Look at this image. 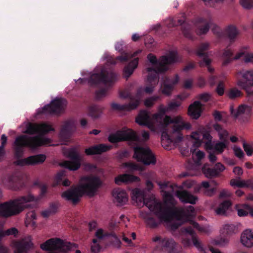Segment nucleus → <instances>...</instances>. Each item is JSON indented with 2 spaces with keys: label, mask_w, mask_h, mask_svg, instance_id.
I'll list each match as a JSON object with an SVG mask.
<instances>
[{
  "label": "nucleus",
  "mask_w": 253,
  "mask_h": 253,
  "mask_svg": "<svg viewBox=\"0 0 253 253\" xmlns=\"http://www.w3.org/2000/svg\"><path fill=\"white\" fill-rule=\"evenodd\" d=\"M226 96L231 99H236L243 95V92L237 87L229 88L226 92Z\"/></svg>",
  "instance_id": "41"
},
{
  "label": "nucleus",
  "mask_w": 253,
  "mask_h": 253,
  "mask_svg": "<svg viewBox=\"0 0 253 253\" xmlns=\"http://www.w3.org/2000/svg\"><path fill=\"white\" fill-rule=\"evenodd\" d=\"M44 155L39 154L31 156L25 159H19L15 162L17 165H35L42 163L45 160Z\"/></svg>",
  "instance_id": "22"
},
{
  "label": "nucleus",
  "mask_w": 253,
  "mask_h": 253,
  "mask_svg": "<svg viewBox=\"0 0 253 253\" xmlns=\"http://www.w3.org/2000/svg\"><path fill=\"white\" fill-rule=\"evenodd\" d=\"M0 140L1 144L0 146V160L2 158L4 153V147L7 141V137L5 135L2 134L1 135Z\"/></svg>",
  "instance_id": "54"
},
{
  "label": "nucleus",
  "mask_w": 253,
  "mask_h": 253,
  "mask_svg": "<svg viewBox=\"0 0 253 253\" xmlns=\"http://www.w3.org/2000/svg\"><path fill=\"white\" fill-rule=\"evenodd\" d=\"M42 250L49 251L48 253H65L66 252L76 248L75 245L64 242L58 238H52L41 245Z\"/></svg>",
  "instance_id": "11"
},
{
  "label": "nucleus",
  "mask_w": 253,
  "mask_h": 253,
  "mask_svg": "<svg viewBox=\"0 0 253 253\" xmlns=\"http://www.w3.org/2000/svg\"><path fill=\"white\" fill-rule=\"evenodd\" d=\"M211 22L203 18H199L195 23L197 29L196 32L197 35H201L206 34L210 29Z\"/></svg>",
  "instance_id": "28"
},
{
  "label": "nucleus",
  "mask_w": 253,
  "mask_h": 253,
  "mask_svg": "<svg viewBox=\"0 0 253 253\" xmlns=\"http://www.w3.org/2000/svg\"><path fill=\"white\" fill-rule=\"evenodd\" d=\"M193 84V80L191 79H188L184 80L183 82V86L186 89H190L192 87Z\"/></svg>",
  "instance_id": "62"
},
{
  "label": "nucleus",
  "mask_w": 253,
  "mask_h": 253,
  "mask_svg": "<svg viewBox=\"0 0 253 253\" xmlns=\"http://www.w3.org/2000/svg\"><path fill=\"white\" fill-rule=\"evenodd\" d=\"M67 105V101L62 98H56L50 104L44 106L37 111V115L58 114L62 113Z\"/></svg>",
  "instance_id": "13"
},
{
  "label": "nucleus",
  "mask_w": 253,
  "mask_h": 253,
  "mask_svg": "<svg viewBox=\"0 0 253 253\" xmlns=\"http://www.w3.org/2000/svg\"><path fill=\"white\" fill-rule=\"evenodd\" d=\"M191 136L194 140L193 141L194 145L196 147L199 146L202 141V131L198 130L193 132Z\"/></svg>",
  "instance_id": "47"
},
{
  "label": "nucleus",
  "mask_w": 253,
  "mask_h": 253,
  "mask_svg": "<svg viewBox=\"0 0 253 253\" xmlns=\"http://www.w3.org/2000/svg\"><path fill=\"white\" fill-rule=\"evenodd\" d=\"M236 84L244 90L253 87V70H242L236 73Z\"/></svg>",
  "instance_id": "17"
},
{
  "label": "nucleus",
  "mask_w": 253,
  "mask_h": 253,
  "mask_svg": "<svg viewBox=\"0 0 253 253\" xmlns=\"http://www.w3.org/2000/svg\"><path fill=\"white\" fill-rule=\"evenodd\" d=\"M181 105L179 101H172L168 104V109L169 111L175 110Z\"/></svg>",
  "instance_id": "56"
},
{
  "label": "nucleus",
  "mask_w": 253,
  "mask_h": 253,
  "mask_svg": "<svg viewBox=\"0 0 253 253\" xmlns=\"http://www.w3.org/2000/svg\"><path fill=\"white\" fill-rule=\"evenodd\" d=\"M217 185L218 183L214 180H212L210 182L203 181L200 188L202 190L205 195L211 196L215 193Z\"/></svg>",
  "instance_id": "30"
},
{
  "label": "nucleus",
  "mask_w": 253,
  "mask_h": 253,
  "mask_svg": "<svg viewBox=\"0 0 253 253\" xmlns=\"http://www.w3.org/2000/svg\"><path fill=\"white\" fill-rule=\"evenodd\" d=\"M124 165L128 168L130 171L135 170H143V167L134 163L128 162L124 164Z\"/></svg>",
  "instance_id": "51"
},
{
  "label": "nucleus",
  "mask_w": 253,
  "mask_h": 253,
  "mask_svg": "<svg viewBox=\"0 0 253 253\" xmlns=\"http://www.w3.org/2000/svg\"><path fill=\"white\" fill-rule=\"evenodd\" d=\"M231 205L229 201H225L220 204L219 207L216 209L215 212L218 215H225Z\"/></svg>",
  "instance_id": "44"
},
{
  "label": "nucleus",
  "mask_w": 253,
  "mask_h": 253,
  "mask_svg": "<svg viewBox=\"0 0 253 253\" xmlns=\"http://www.w3.org/2000/svg\"><path fill=\"white\" fill-rule=\"evenodd\" d=\"M18 233V230L14 227H12L6 230H0V239L9 236L16 237Z\"/></svg>",
  "instance_id": "45"
},
{
  "label": "nucleus",
  "mask_w": 253,
  "mask_h": 253,
  "mask_svg": "<svg viewBox=\"0 0 253 253\" xmlns=\"http://www.w3.org/2000/svg\"><path fill=\"white\" fill-rule=\"evenodd\" d=\"M237 232V227L235 224L232 223L224 224L221 229L222 233L227 235H231L235 234Z\"/></svg>",
  "instance_id": "43"
},
{
  "label": "nucleus",
  "mask_w": 253,
  "mask_h": 253,
  "mask_svg": "<svg viewBox=\"0 0 253 253\" xmlns=\"http://www.w3.org/2000/svg\"><path fill=\"white\" fill-rule=\"evenodd\" d=\"M204 156L205 155L204 152L201 151L193 152L192 159L196 166H199L201 165V160L204 158Z\"/></svg>",
  "instance_id": "48"
},
{
  "label": "nucleus",
  "mask_w": 253,
  "mask_h": 253,
  "mask_svg": "<svg viewBox=\"0 0 253 253\" xmlns=\"http://www.w3.org/2000/svg\"><path fill=\"white\" fill-rule=\"evenodd\" d=\"M160 99L159 96H153L146 99L144 100V105L147 107H151L153 106L157 100Z\"/></svg>",
  "instance_id": "52"
},
{
  "label": "nucleus",
  "mask_w": 253,
  "mask_h": 253,
  "mask_svg": "<svg viewBox=\"0 0 253 253\" xmlns=\"http://www.w3.org/2000/svg\"><path fill=\"white\" fill-rule=\"evenodd\" d=\"M224 169L225 167L220 163H217L213 168H209L208 165H205L202 168L203 173L208 178L218 176Z\"/></svg>",
  "instance_id": "23"
},
{
  "label": "nucleus",
  "mask_w": 253,
  "mask_h": 253,
  "mask_svg": "<svg viewBox=\"0 0 253 253\" xmlns=\"http://www.w3.org/2000/svg\"><path fill=\"white\" fill-rule=\"evenodd\" d=\"M10 246L13 250V253H27L33 248L32 237L27 236L19 240H14L11 242ZM0 253H9V249L0 245Z\"/></svg>",
  "instance_id": "12"
},
{
  "label": "nucleus",
  "mask_w": 253,
  "mask_h": 253,
  "mask_svg": "<svg viewBox=\"0 0 253 253\" xmlns=\"http://www.w3.org/2000/svg\"><path fill=\"white\" fill-rule=\"evenodd\" d=\"M38 198L31 193L21 196L13 200L0 204V216L9 217L17 214L25 209L29 208L31 202L37 201Z\"/></svg>",
  "instance_id": "6"
},
{
  "label": "nucleus",
  "mask_w": 253,
  "mask_h": 253,
  "mask_svg": "<svg viewBox=\"0 0 253 253\" xmlns=\"http://www.w3.org/2000/svg\"><path fill=\"white\" fill-rule=\"evenodd\" d=\"M138 99L135 102L131 101L127 104L121 105L116 103H113L111 104V107L113 109L116 110H125V111H130L136 109L138 107V104L139 101V97L137 96Z\"/></svg>",
  "instance_id": "34"
},
{
  "label": "nucleus",
  "mask_w": 253,
  "mask_h": 253,
  "mask_svg": "<svg viewBox=\"0 0 253 253\" xmlns=\"http://www.w3.org/2000/svg\"><path fill=\"white\" fill-rule=\"evenodd\" d=\"M126 45L124 41L117 42L115 45V49L121 53V55L115 57L114 55L106 52L103 54L102 61L104 63H116L117 61L121 62L130 61L131 62L129 63H138L139 58L137 56L142 52V50L138 49L132 53L131 52L126 51Z\"/></svg>",
  "instance_id": "7"
},
{
  "label": "nucleus",
  "mask_w": 253,
  "mask_h": 253,
  "mask_svg": "<svg viewBox=\"0 0 253 253\" xmlns=\"http://www.w3.org/2000/svg\"><path fill=\"white\" fill-rule=\"evenodd\" d=\"M111 148V146L110 145L101 144L86 149L85 150V153L87 155L100 154L109 150Z\"/></svg>",
  "instance_id": "32"
},
{
  "label": "nucleus",
  "mask_w": 253,
  "mask_h": 253,
  "mask_svg": "<svg viewBox=\"0 0 253 253\" xmlns=\"http://www.w3.org/2000/svg\"><path fill=\"white\" fill-rule=\"evenodd\" d=\"M119 79L118 74L114 72L113 70L108 66H101L96 69L91 75L88 80L90 84H97L102 83L111 86Z\"/></svg>",
  "instance_id": "8"
},
{
  "label": "nucleus",
  "mask_w": 253,
  "mask_h": 253,
  "mask_svg": "<svg viewBox=\"0 0 253 253\" xmlns=\"http://www.w3.org/2000/svg\"><path fill=\"white\" fill-rule=\"evenodd\" d=\"M158 184L161 189L163 203L157 199L154 195L145 199L144 191L139 188L132 190V201L138 207L145 205L161 221L169 223L172 230L176 229L181 225L182 221H190L191 226L181 229V243L184 247H187L191 246L192 240L196 248L200 251L203 250L200 242L194 235L193 228L204 233H208V228L205 226H201L197 222L190 220L195 215L193 206L176 207L173 196H176L182 202L191 204L196 203L197 197L186 190H179L175 184L161 182H158Z\"/></svg>",
  "instance_id": "1"
},
{
  "label": "nucleus",
  "mask_w": 253,
  "mask_h": 253,
  "mask_svg": "<svg viewBox=\"0 0 253 253\" xmlns=\"http://www.w3.org/2000/svg\"><path fill=\"white\" fill-rule=\"evenodd\" d=\"M75 130V127L71 122H67L63 125L60 133V138L64 141V143L69 141L72 133Z\"/></svg>",
  "instance_id": "25"
},
{
  "label": "nucleus",
  "mask_w": 253,
  "mask_h": 253,
  "mask_svg": "<svg viewBox=\"0 0 253 253\" xmlns=\"http://www.w3.org/2000/svg\"><path fill=\"white\" fill-rule=\"evenodd\" d=\"M169 64H151V66L147 68V83L148 85L145 88V91L148 93H152L154 87L158 84L159 74L168 71Z\"/></svg>",
  "instance_id": "9"
},
{
  "label": "nucleus",
  "mask_w": 253,
  "mask_h": 253,
  "mask_svg": "<svg viewBox=\"0 0 253 253\" xmlns=\"http://www.w3.org/2000/svg\"><path fill=\"white\" fill-rule=\"evenodd\" d=\"M140 181V179L138 176L127 173L120 174L115 178V182L117 185L122 183L130 184Z\"/></svg>",
  "instance_id": "27"
},
{
  "label": "nucleus",
  "mask_w": 253,
  "mask_h": 253,
  "mask_svg": "<svg viewBox=\"0 0 253 253\" xmlns=\"http://www.w3.org/2000/svg\"><path fill=\"white\" fill-rule=\"evenodd\" d=\"M107 89L102 88L98 90L96 92V97L97 99L101 98L107 94Z\"/></svg>",
  "instance_id": "61"
},
{
  "label": "nucleus",
  "mask_w": 253,
  "mask_h": 253,
  "mask_svg": "<svg viewBox=\"0 0 253 253\" xmlns=\"http://www.w3.org/2000/svg\"><path fill=\"white\" fill-rule=\"evenodd\" d=\"M102 181L98 176L93 175L82 177L78 186L72 187L62 193V197L66 200L77 203L84 194L94 196L101 186Z\"/></svg>",
  "instance_id": "5"
},
{
  "label": "nucleus",
  "mask_w": 253,
  "mask_h": 253,
  "mask_svg": "<svg viewBox=\"0 0 253 253\" xmlns=\"http://www.w3.org/2000/svg\"><path fill=\"white\" fill-rule=\"evenodd\" d=\"M209 43L204 42L201 43L196 49V53L197 56L203 59V63H211V61L209 58L207 51L209 49Z\"/></svg>",
  "instance_id": "31"
},
{
  "label": "nucleus",
  "mask_w": 253,
  "mask_h": 253,
  "mask_svg": "<svg viewBox=\"0 0 253 253\" xmlns=\"http://www.w3.org/2000/svg\"><path fill=\"white\" fill-rule=\"evenodd\" d=\"M212 31L219 39L227 38L229 40L230 43L219 53L220 57L224 62L223 63H230L242 57H244V60L246 63H253V53L248 52L249 46L242 47L236 55H234L233 50L229 48L231 44L235 42L239 34L238 30L235 26L230 25L224 30L217 26H214Z\"/></svg>",
  "instance_id": "4"
},
{
  "label": "nucleus",
  "mask_w": 253,
  "mask_h": 253,
  "mask_svg": "<svg viewBox=\"0 0 253 253\" xmlns=\"http://www.w3.org/2000/svg\"><path fill=\"white\" fill-rule=\"evenodd\" d=\"M134 158L146 165L154 164L156 158L147 146H136L134 148Z\"/></svg>",
  "instance_id": "16"
},
{
  "label": "nucleus",
  "mask_w": 253,
  "mask_h": 253,
  "mask_svg": "<svg viewBox=\"0 0 253 253\" xmlns=\"http://www.w3.org/2000/svg\"><path fill=\"white\" fill-rule=\"evenodd\" d=\"M158 110V112L152 116L145 110L140 111L136 118V122L140 126H146L152 131H155L158 127H163L165 130L162 133V145L168 149L171 143H177L182 139V130H189L191 126L180 116L172 118L169 116L164 117L165 114L169 111L168 106L161 105Z\"/></svg>",
  "instance_id": "2"
},
{
  "label": "nucleus",
  "mask_w": 253,
  "mask_h": 253,
  "mask_svg": "<svg viewBox=\"0 0 253 253\" xmlns=\"http://www.w3.org/2000/svg\"><path fill=\"white\" fill-rule=\"evenodd\" d=\"M243 147L248 156H251L253 154V143L249 144L244 143Z\"/></svg>",
  "instance_id": "55"
},
{
  "label": "nucleus",
  "mask_w": 253,
  "mask_h": 253,
  "mask_svg": "<svg viewBox=\"0 0 253 253\" xmlns=\"http://www.w3.org/2000/svg\"><path fill=\"white\" fill-rule=\"evenodd\" d=\"M152 241L155 244L152 253H176V243L172 238L156 235Z\"/></svg>",
  "instance_id": "10"
},
{
  "label": "nucleus",
  "mask_w": 253,
  "mask_h": 253,
  "mask_svg": "<svg viewBox=\"0 0 253 253\" xmlns=\"http://www.w3.org/2000/svg\"><path fill=\"white\" fill-rule=\"evenodd\" d=\"M230 184L232 186H237L238 187H248V180H241L240 179H233L230 181Z\"/></svg>",
  "instance_id": "50"
},
{
  "label": "nucleus",
  "mask_w": 253,
  "mask_h": 253,
  "mask_svg": "<svg viewBox=\"0 0 253 253\" xmlns=\"http://www.w3.org/2000/svg\"><path fill=\"white\" fill-rule=\"evenodd\" d=\"M240 3L246 9H250L253 7V0H241Z\"/></svg>",
  "instance_id": "57"
},
{
  "label": "nucleus",
  "mask_w": 253,
  "mask_h": 253,
  "mask_svg": "<svg viewBox=\"0 0 253 253\" xmlns=\"http://www.w3.org/2000/svg\"><path fill=\"white\" fill-rule=\"evenodd\" d=\"M230 111L233 116L238 118L240 116H248L252 112V108L250 106L246 104L240 105L237 111L234 110L232 107L230 108Z\"/></svg>",
  "instance_id": "35"
},
{
  "label": "nucleus",
  "mask_w": 253,
  "mask_h": 253,
  "mask_svg": "<svg viewBox=\"0 0 253 253\" xmlns=\"http://www.w3.org/2000/svg\"><path fill=\"white\" fill-rule=\"evenodd\" d=\"M201 112L202 104L198 101H195L189 106L188 114L192 119H197L200 116Z\"/></svg>",
  "instance_id": "33"
},
{
  "label": "nucleus",
  "mask_w": 253,
  "mask_h": 253,
  "mask_svg": "<svg viewBox=\"0 0 253 253\" xmlns=\"http://www.w3.org/2000/svg\"><path fill=\"white\" fill-rule=\"evenodd\" d=\"M115 203L118 206H122L128 202V196L126 191L121 188L115 189L112 193Z\"/></svg>",
  "instance_id": "24"
},
{
  "label": "nucleus",
  "mask_w": 253,
  "mask_h": 253,
  "mask_svg": "<svg viewBox=\"0 0 253 253\" xmlns=\"http://www.w3.org/2000/svg\"><path fill=\"white\" fill-rule=\"evenodd\" d=\"M228 242L229 240L228 239L225 238H221L220 239H216L215 241V243L216 245L220 247H224L228 244Z\"/></svg>",
  "instance_id": "58"
},
{
  "label": "nucleus",
  "mask_w": 253,
  "mask_h": 253,
  "mask_svg": "<svg viewBox=\"0 0 253 253\" xmlns=\"http://www.w3.org/2000/svg\"><path fill=\"white\" fill-rule=\"evenodd\" d=\"M36 214L35 211H29L26 215L25 224L27 227H31L33 229L36 228V223L35 220L36 219Z\"/></svg>",
  "instance_id": "39"
},
{
  "label": "nucleus",
  "mask_w": 253,
  "mask_h": 253,
  "mask_svg": "<svg viewBox=\"0 0 253 253\" xmlns=\"http://www.w3.org/2000/svg\"><path fill=\"white\" fill-rule=\"evenodd\" d=\"M241 242L244 246L248 248L253 247V229H247L241 234Z\"/></svg>",
  "instance_id": "29"
},
{
  "label": "nucleus",
  "mask_w": 253,
  "mask_h": 253,
  "mask_svg": "<svg viewBox=\"0 0 253 253\" xmlns=\"http://www.w3.org/2000/svg\"><path fill=\"white\" fill-rule=\"evenodd\" d=\"M108 235V234L105 233L101 229H98L96 231V238L93 239L92 243L91 245V250L92 253H97L100 251L101 247L100 244L101 240L103 239Z\"/></svg>",
  "instance_id": "26"
},
{
  "label": "nucleus",
  "mask_w": 253,
  "mask_h": 253,
  "mask_svg": "<svg viewBox=\"0 0 253 253\" xmlns=\"http://www.w3.org/2000/svg\"><path fill=\"white\" fill-rule=\"evenodd\" d=\"M130 235H131L132 239L135 240L136 239V234L134 232H132L131 234L127 231L124 232L122 234V237L123 240L130 246H133V244L131 242V240L128 239Z\"/></svg>",
  "instance_id": "49"
},
{
  "label": "nucleus",
  "mask_w": 253,
  "mask_h": 253,
  "mask_svg": "<svg viewBox=\"0 0 253 253\" xmlns=\"http://www.w3.org/2000/svg\"><path fill=\"white\" fill-rule=\"evenodd\" d=\"M179 78L177 75H175L173 78L169 79L165 78L161 85V90L162 92L167 95H169L176 84H177Z\"/></svg>",
  "instance_id": "21"
},
{
  "label": "nucleus",
  "mask_w": 253,
  "mask_h": 253,
  "mask_svg": "<svg viewBox=\"0 0 253 253\" xmlns=\"http://www.w3.org/2000/svg\"><path fill=\"white\" fill-rule=\"evenodd\" d=\"M198 98L204 102H207L211 98V95L208 93L199 94Z\"/></svg>",
  "instance_id": "64"
},
{
  "label": "nucleus",
  "mask_w": 253,
  "mask_h": 253,
  "mask_svg": "<svg viewBox=\"0 0 253 253\" xmlns=\"http://www.w3.org/2000/svg\"><path fill=\"white\" fill-rule=\"evenodd\" d=\"M147 58L150 63H175L178 61V54L175 51H170L166 55L161 56L159 60L152 53H149Z\"/></svg>",
  "instance_id": "20"
},
{
  "label": "nucleus",
  "mask_w": 253,
  "mask_h": 253,
  "mask_svg": "<svg viewBox=\"0 0 253 253\" xmlns=\"http://www.w3.org/2000/svg\"><path fill=\"white\" fill-rule=\"evenodd\" d=\"M84 169L87 171H95L97 170L99 171L100 172L102 173L103 171L101 169H98L96 167L90 164H86L84 165Z\"/></svg>",
  "instance_id": "60"
},
{
  "label": "nucleus",
  "mask_w": 253,
  "mask_h": 253,
  "mask_svg": "<svg viewBox=\"0 0 253 253\" xmlns=\"http://www.w3.org/2000/svg\"><path fill=\"white\" fill-rule=\"evenodd\" d=\"M108 140L112 143H115L123 140H129L135 143L139 141V137L133 130L126 127L110 135Z\"/></svg>",
  "instance_id": "15"
},
{
  "label": "nucleus",
  "mask_w": 253,
  "mask_h": 253,
  "mask_svg": "<svg viewBox=\"0 0 253 253\" xmlns=\"http://www.w3.org/2000/svg\"><path fill=\"white\" fill-rule=\"evenodd\" d=\"M52 130H54V128L47 123H28L24 132L31 134L38 133L39 135L33 137L21 135L17 137L13 145L15 156L17 158L22 157L24 147L34 149L43 145H49L51 142L50 139L42 135Z\"/></svg>",
  "instance_id": "3"
},
{
  "label": "nucleus",
  "mask_w": 253,
  "mask_h": 253,
  "mask_svg": "<svg viewBox=\"0 0 253 253\" xmlns=\"http://www.w3.org/2000/svg\"><path fill=\"white\" fill-rule=\"evenodd\" d=\"M65 171L62 170L58 172L55 178L56 185L62 184L63 186H68L71 184V182L65 177Z\"/></svg>",
  "instance_id": "42"
},
{
  "label": "nucleus",
  "mask_w": 253,
  "mask_h": 253,
  "mask_svg": "<svg viewBox=\"0 0 253 253\" xmlns=\"http://www.w3.org/2000/svg\"><path fill=\"white\" fill-rule=\"evenodd\" d=\"M165 25L169 28L181 25V30L184 36L191 40L194 39V36L191 29V26L187 23L184 19L176 20L173 18H169L165 21Z\"/></svg>",
  "instance_id": "18"
},
{
  "label": "nucleus",
  "mask_w": 253,
  "mask_h": 253,
  "mask_svg": "<svg viewBox=\"0 0 253 253\" xmlns=\"http://www.w3.org/2000/svg\"><path fill=\"white\" fill-rule=\"evenodd\" d=\"M57 209V207L55 205H52L48 210L42 211V215L44 217H47L50 216L52 213H54Z\"/></svg>",
  "instance_id": "53"
},
{
  "label": "nucleus",
  "mask_w": 253,
  "mask_h": 253,
  "mask_svg": "<svg viewBox=\"0 0 253 253\" xmlns=\"http://www.w3.org/2000/svg\"><path fill=\"white\" fill-rule=\"evenodd\" d=\"M140 216L144 218L147 224L150 227L154 228L158 225L159 221L153 217L150 216L147 213L141 211L140 213Z\"/></svg>",
  "instance_id": "40"
},
{
  "label": "nucleus",
  "mask_w": 253,
  "mask_h": 253,
  "mask_svg": "<svg viewBox=\"0 0 253 253\" xmlns=\"http://www.w3.org/2000/svg\"><path fill=\"white\" fill-rule=\"evenodd\" d=\"M224 89L225 85L223 82H219L216 88V91L218 95H222L224 93Z\"/></svg>",
  "instance_id": "59"
},
{
  "label": "nucleus",
  "mask_w": 253,
  "mask_h": 253,
  "mask_svg": "<svg viewBox=\"0 0 253 253\" xmlns=\"http://www.w3.org/2000/svg\"><path fill=\"white\" fill-rule=\"evenodd\" d=\"M137 67V64H126L123 70L124 77L126 79L128 78Z\"/></svg>",
  "instance_id": "46"
},
{
  "label": "nucleus",
  "mask_w": 253,
  "mask_h": 253,
  "mask_svg": "<svg viewBox=\"0 0 253 253\" xmlns=\"http://www.w3.org/2000/svg\"><path fill=\"white\" fill-rule=\"evenodd\" d=\"M235 155L239 158H241L244 156V152L242 149L237 146H235L233 148Z\"/></svg>",
  "instance_id": "63"
},
{
  "label": "nucleus",
  "mask_w": 253,
  "mask_h": 253,
  "mask_svg": "<svg viewBox=\"0 0 253 253\" xmlns=\"http://www.w3.org/2000/svg\"><path fill=\"white\" fill-rule=\"evenodd\" d=\"M236 209L239 216H246L250 215L253 217V207L248 204L238 205L236 206Z\"/></svg>",
  "instance_id": "37"
},
{
  "label": "nucleus",
  "mask_w": 253,
  "mask_h": 253,
  "mask_svg": "<svg viewBox=\"0 0 253 253\" xmlns=\"http://www.w3.org/2000/svg\"><path fill=\"white\" fill-rule=\"evenodd\" d=\"M102 110L103 107L101 106L98 105L91 104L87 108V115L91 118L97 119L101 116Z\"/></svg>",
  "instance_id": "38"
},
{
  "label": "nucleus",
  "mask_w": 253,
  "mask_h": 253,
  "mask_svg": "<svg viewBox=\"0 0 253 253\" xmlns=\"http://www.w3.org/2000/svg\"><path fill=\"white\" fill-rule=\"evenodd\" d=\"M64 154L71 159V161H64L61 162L60 165L71 170L78 169L81 165L82 157L79 154L76 148L67 149L65 151Z\"/></svg>",
  "instance_id": "14"
},
{
  "label": "nucleus",
  "mask_w": 253,
  "mask_h": 253,
  "mask_svg": "<svg viewBox=\"0 0 253 253\" xmlns=\"http://www.w3.org/2000/svg\"><path fill=\"white\" fill-rule=\"evenodd\" d=\"M214 128L218 132L219 138L221 141L216 143L214 145L213 149L217 154L221 153L229 144L228 133L218 124L214 125Z\"/></svg>",
  "instance_id": "19"
},
{
  "label": "nucleus",
  "mask_w": 253,
  "mask_h": 253,
  "mask_svg": "<svg viewBox=\"0 0 253 253\" xmlns=\"http://www.w3.org/2000/svg\"><path fill=\"white\" fill-rule=\"evenodd\" d=\"M120 96L122 98H129V102H131V101L135 102L136 99H138L137 96L139 97L138 106L139 105L143 97L142 91L140 89L138 90L135 95H132L128 90L125 89L120 92Z\"/></svg>",
  "instance_id": "36"
}]
</instances>
